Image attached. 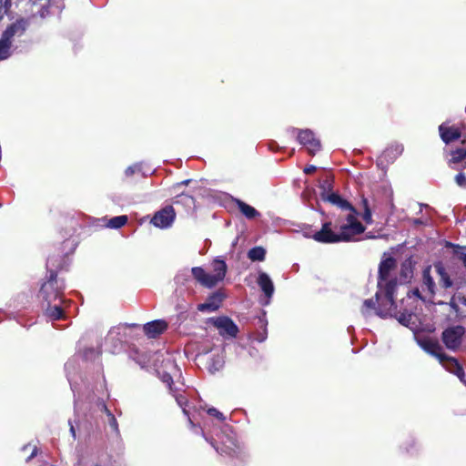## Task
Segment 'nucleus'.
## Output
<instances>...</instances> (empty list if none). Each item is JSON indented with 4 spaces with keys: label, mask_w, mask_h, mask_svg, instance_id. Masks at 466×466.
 Segmentation results:
<instances>
[{
    "label": "nucleus",
    "mask_w": 466,
    "mask_h": 466,
    "mask_svg": "<svg viewBox=\"0 0 466 466\" xmlns=\"http://www.w3.org/2000/svg\"><path fill=\"white\" fill-rule=\"evenodd\" d=\"M174 203L175 204L182 203L184 205L190 206V205L194 204V198L190 195L180 194V195L176 197V198L174 200Z\"/></svg>",
    "instance_id": "473e14b6"
},
{
    "label": "nucleus",
    "mask_w": 466,
    "mask_h": 466,
    "mask_svg": "<svg viewBox=\"0 0 466 466\" xmlns=\"http://www.w3.org/2000/svg\"><path fill=\"white\" fill-rule=\"evenodd\" d=\"M102 410L106 412V414L108 418V424H109L110 428L114 431L118 432V424H117L116 419L114 416V414L107 409V407L105 403H102Z\"/></svg>",
    "instance_id": "2f4dec72"
},
{
    "label": "nucleus",
    "mask_w": 466,
    "mask_h": 466,
    "mask_svg": "<svg viewBox=\"0 0 466 466\" xmlns=\"http://www.w3.org/2000/svg\"><path fill=\"white\" fill-rule=\"evenodd\" d=\"M68 424L70 426V433L72 434L73 438L76 439V431L71 420H68Z\"/></svg>",
    "instance_id": "de8ad7c7"
},
{
    "label": "nucleus",
    "mask_w": 466,
    "mask_h": 466,
    "mask_svg": "<svg viewBox=\"0 0 466 466\" xmlns=\"http://www.w3.org/2000/svg\"><path fill=\"white\" fill-rule=\"evenodd\" d=\"M29 22L27 19L20 18L11 23L3 31L1 36L6 40L14 48H16L15 43L22 37L27 30Z\"/></svg>",
    "instance_id": "423d86ee"
},
{
    "label": "nucleus",
    "mask_w": 466,
    "mask_h": 466,
    "mask_svg": "<svg viewBox=\"0 0 466 466\" xmlns=\"http://www.w3.org/2000/svg\"><path fill=\"white\" fill-rule=\"evenodd\" d=\"M315 170H316V167L315 166H309V167H305L304 172L306 174H310V173H312Z\"/></svg>",
    "instance_id": "a18cd8bd"
},
{
    "label": "nucleus",
    "mask_w": 466,
    "mask_h": 466,
    "mask_svg": "<svg viewBox=\"0 0 466 466\" xmlns=\"http://www.w3.org/2000/svg\"><path fill=\"white\" fill-rule=\"evenodd\" d=\"M464 332V328L460 325L445 329L442 332L443 343L450 350L457 349L461 345Z\"/></svg>",
    "instance_id": "1a4fd4ad"
},
{
    "label": "nucleus",
    "mask_w": 466,
    "mask_h": 466,
    "mask_svg": "<svg viewBox=\"0 0 466 466\" xmlns=\"http://www.w3.org/2000/svg\"><path fill=\"white\" fill-rule=\"evenodd\" d=\"M29 449H31L32 451H31L30 455L27 457L26 461H31L37 454V448H36V446L31 445V444L25 445L22 448V451H25L26 450H29Z\"/></svg>",
    "instance_id": "58836bf2"
},
{
    "label": "nucleus",
    "mask_w": 466,
    "mask_h": 466,
    "mask_svg": "<svg viewBox=\"0 0 466 466\" xmlns=\"http://www.w3.org/2000/svg\"><path fill=\"white\" fill-rule=\"evenodd\" d=\"M446 248H451L453 249V254L462 261L463 266L466 268V247L460 246L458 244H454L451 242H446Z\"/></svg>",
    "instance_id": "393cba45"
},
{
    "label": "nucleus",
    "mask_w": 466,
    "mask_h": 466,
    "mask_svg": "<svg viewBox=\"0 0 466 466\" xmlns=\"http://www.w3.org/2000/svg\"><path fill=\"white\" fill-rule=\"evenodd\" d=\"M65 370H66V377H67L68 382H69V384L71 386V389L75 392L76 385H75V382H74V380H73V377H72V372L76 370V361L74 360H69L65 364Z\"/></svg>",
    "instance_id": "cd10ccee"
},
{
    "label": "nucleus",
    "mask_w": 466,
    "mask_h": 466,
    "mask_svg": "<svg viewBox=\"0 0 466 466\" xmlns=\"http://www.w3.org/2000/svg\"><path fill=\"white\" fill-rule=\"evenodd\" d=\"M11 5V0H0V21Z\"/></svg>",
    "instance_id": "c9c22d12"
},
{
    "label": "nucleus",
    "mask_w": 466,
    "mask_h": 466,
    "mask_svg": "<svg viewBox=\"0 0 466 466\" xmlns=\"http://www.w3.org/2000/svg\"><path fill=\"white\" fill-rule=\"evenodd\" d=\"M64 289V281L58 279L56 274L51 271L49 279L42 285L40 289V296L46 302L45 316L49 320H59L60 319L68 318L61 305Z\"/></svg>",
    "instance_id": "7ed1b4c3"
},
{
    "label": "nucleus",
    "mask_w": 466,
    "mask_h": 466,
    "mask_svg": "<svg viewBox=\"0 0 466 466\" xmlns=\"http://www.w3.org/2000/svg\"><path fill=\"white\" fill-rule=\"evenodd\" d=\"M176 218V212L172 206H167L156 212L151 218V224L158 228H168L172 226Z\"/></svg>",
    "instance_id": "6e6552de"
},
{
    "label": "nucleus",
    "mask_w": 466,
    "mask_h": 466,
    "mask_svg": "<svg viewBox=\"0 0 466 466\" xmlns=\"http://www.w3.org/2000/svg\"><path fill=\"white\" fill-rule=\"evenodd\" d=\"M320 188H321L320 197H321L322 200H323V195H325V194H335L334 192H330L329 191L330 183H329V179H325V180H323L321 182Z\"/></svg>",
    "instance_id": "e433bc0d"
},
{
    "label": "nucleus",
    "mask_w": 466,
    "mask_h": 466,
    "mask_svg": "<svg viewBox=\"0 0 466 466\" xmlns=\"http://www.w3.org/2000/svg\"><path fill=\"white\" fill-rule=\"evenodd\" d=\"M291 131L292 133H298L297 139L299 143L302 145L309 154L315 155L320 150V141L310 129L297 130L293 128Z\"/></svg>",
    "instance_id": "0eeeda50"
},
{
    "label": "nucleus",
    "mask_w": 466,
    "mask_h": 466,
    "mask_svg": "<svg viewBox=\"0 0 466 466\" xmlns=\"http://www.w3.org/2000/svg\"><path fill=\"white\" fill-rule=\"evenodd\" d=\"M396 289H397V280L396 279H391L389 282H387V284L385 286V298L390 302L393 301Z\"/></svg>",
    "instance_id": "7c9ffc66"
},
{
    "label": "nucleus",
    "mask_w": 466,
    "mask_h": 466,
    "mask_svg": "<svg viewBox=\"0 0 466 466\" xmlns=\"http://www.w3.org/2000/svg\"><path fill=\"white\" fill-rule=\"evenodd\" d=\"M210 329L218 331V333L225 339H233L238 333V328L235 322H208Z\"/></svg>",
    "instance_id": "9d476101"
},
{
    "label": "nucleus",
    "mask_w": 466,
    "mask_h": 466,
    "mask_svg": "<svg viewBox=\"0 0 466 466\" xmlns=\"http://www.w3.org/2000/svg\"><path fill=\"white\" fill-rule=\"evenodd\" d=\"M176 401L178 404L179 407H181L183 413L188 418V422L190 427L194 430L195 433H200L205 437L204 431L200 429L198 431V426L193 422L192 419L189 417L188 410H187V401L185 396L182 394H178L175 396Z\"/></svg>",
    "instance_id": "6ab92c4d"
},
{
    "label": "nucleus",
    "mask_w": 466,
    "mask_h": 466,
    "mask_svg": "<svg viewBox=\"0 0 466 466\" xmlns=\"http://www.w3.org/2000/svg\"><path fill=\"white\" fill-rule=\"evenodd\" d=\"M210 444L220 454H226V455H228L230 457H234V456H237L238 453V448L236 446V444L233 441H231L232 447L231 446L230 447L227 446L225 448H218V447H217L213 441H210Z\"/></svg>",
    "instance_id": "c85d7f7f"
},
{
    "label": "nucleus",
    "mask_w": 466,
    "mask_h": 466,
    "mask_svg": "<svg viewBox=\"0 0 466 466\" xmlns=\"http://www.w3.org/2000/svg\"><path fill=\"white\" fill-rule=\"evenodd\" d=\"M420 212L422 211L423 208H429V206L427 204H420Z\"/></svg>",
    "instance_id": "3c124183"
},
{
    "label": "nucleus",
    "mask_w": 466,
    "mask_h": 466,
    "mask_svg": "<svg viewBox=\"0 0 466 466\" xmlns=\"http://www.w3.org/2000/svg\"><path fill=\"white\" fill-rule=\"evenodd\" d=\"M323 200L338 208V212L326 216L319 230L312 233L311 229L306 231L304 236L313 238L319 243H338L350 241L354 237L364 232V226L358 219V211L346 199L339 194H325Z\"/></svg>",
    "instance_id": "f257e3e1"
},
{
    "label": "nucleus",
    "mask_w": 466,
    "mask_h": 466,
    "mask_svg": "<svg viewBox=\"0 0 466 466\" xmlns=\"http://www.w3.org/2000/svg\"><path fill=\"white\" fill-rule=\"evenodd\" d=\"M190 180H184L181 184L183 185H187L189 183Z\"/></svg>",
    "instance_id": "603ef678"
},
{
    "label": "nucleus",
    "mask_w": 466,
    "mask_h": 466,
    "mask_svg": "<svg viewBox=\"0 0 466 466\" xmlns=\"http://www.w3.org/2000/svg\"><path fill=\"white\" fill-rule=\"evenodd\" d=\"M455 182L460 187H465L466 186V176L460 172L455 176Z\"/></svg>",
    "instance_id": "ea45409f"
},
{
    "label": "nucleus",
    "mask_w": 466,
    "mask_h": 466,
    "mask_svg": "<svg viewBox=\"0 0 466 466\" xmlns=\"http://www.w3.org/2000/svg\"><path fill=\"white\" fill-rule=\"evenodd\" d=\"M161 380L164 383H166L169 389L171 390V384L173 383V379L170 374L164 373L161 377Z\"/></svg>",
    "instance_id": "79ce46f5"
},
{
    "label": "nucleus",
    "mask_w": 466,
    "mask_h": 466,
    "mask_svg": "<svg viewBox=\"0 0 466 466\" xmlns=\"http://www.w3.org/2000/svg\"><path fill=\"white\" fill-rule=\"evenodd\" d=\"M409 328L417 344L428 354L436 357L440 363L450 372L455 374L466 385V376L458 361L441 352L437 337L434 335V322H401Z\"/></svg>",
    "instance_id": "f03ea898"
},
{
    "label": "nucleus",
    "mask_w": 466,
    "mask_h": 466,
    "mask_svg": "<svg viewBox=\"0 0 466 466\" xmlns=\"http://www.w3.org/2000/svg\"><path fill=\"white\" fill-rule=\"evenodd\" d=\"M167 328V322H146L143 330L148 338L155 339L163 333Z\"/></svg>",
    "instance_id": "dca6fc26"
},
{
    "label": "nucleus",
    "mask_w": 466,
    "mask_h": 466,
    "mask_svg": "<svg viewBox=\"0 0 466 466\" xmlns=\"http://www.w3.org/2000/svg\"><path fill=\"white\" fill-rule=\"evenodd\" d=\"M266 257V250L262 247H254L248 252V258L251 261H263Z\"/></svg>",
    "instance_id": "bb28decb"
},
{
    "label": "nucleus",
    "mask_w": 466,
    "mask_h": 466,
    "mask_svg": "<svg viewBox=\"0 0 466 466\" xmlns=\"http://www.w3.org/2000/svg\"><path fill=\"white\" fill-rule=\"evenodd\" d=\"M233 202L237 205L241 214L248 219H253L260 216V213L255 208L246 202L238 198H234Z\"/></svg>",
    "instance_id": "a211bd4d"
},
{
    "label": "nucleus",
    "mask_w": 466,
    "mask_h": 466,
    "mask_svg": "<svg viewBox=\"0 0 466 466\" xmlns=\"http://www.w3.org/2000/svg\"><path fill=\"white\" fill-rule=\"evenodd\" d=\"M267 323L260 325L255 332L248 333V339L251 341L264 342L268 338Z\"/></svg>",
    "instance_id": "5701e85b"
},
{
    "label": "nucleus",
    "mask_w": 466,
    "mask_h": 466,
    "mask_svg": "<svg viewBox=\"0 0 466 466\" xmlns=\"http://www.w3.org/2000/svg\"><path fill=\"white\" fill-rule=\"evenodd\" d=\"M439 132H440L441 140L445 144H450L452 141L459 139L461 136V133L459 127H454V126L447 127L445 123H442L439 127Z\"/></svg>",
    "instance_id": "2eb2a0df"
},
{
    "label": "nucleus",
    "mask_w": 466,
    "mask_h": 466,
    "mask_svg": "<svg viewBox=\"0 0 466 466\" xmlns=\"http://www.w3.org/2000/svg\"><path fill=\"white\" fill-rule=\"evenodd\" d=\"M362 206H363V209H364L362 218L367 224H370L372 221V218H371L372 216H371V211H370V208L369 206V201L367 198L362 199Z\"/></svg>",
    "instance_id": "72a5a7b5"
},
{
    "label": "nucleus",
    "mask_w": 466,
    "mask_h": 466,
    "mask_svg": "<svg viewBox=\"0 0 466 466\" xmlns=\"http://www.w3.org/2000/svg\"><path fill=\"white\" fill-rule=\"evenodd\" d=\"M207 320H223V321H226V320H231L228 317H226V316H223V317H219V318H208Z\"/></svg>",
    "instance_id": "49530a36"
},
{
    "label": "nucleus",
    "mask_w": 466,
    "mask_h": 466,
    "mask_svg": "<svg viewBox=\"0 0 466 466\" xmlns=\"http://www.w3.org/2000/svg\"><path fill=\"white\" fill-rule=\"evenodd\" d=\"M438 275L440 276V283L444 289H448L451 287L452 281L451 280V278L449 274L446 272V269L442 266V264L438 263L434 266Z\"/></svg>",
    "instance_id": "b1692460"
},
{
    "label": "nucleus",
    "mask_w": 466,
    "mask_h": 466,
    "mask_svg": "<svg viewBox=\"0 0 466 466\" xmlns=\"http://www.w3.org/2000/svg\"><path fill=\"white\" fill-rule=\"evenodd\" d=\"M139 170V166L138 165H132V166H129L128 167H127V169L125 170V174L126 176L129 177V176H132L133 174H135L137 171Z\"/></svg>",
    "instance_id": "a19ab883"
},
{
    "label": "nucleus",
    "mask_w": 466,
    "mask_h": 466,
    "mask_svg": "<svg viewBox=\"0 0 466 466\" xmlns=\"http://www.w3.org/2000/svg\"><path fill=\"white\" fill-rule=\"evenodd\" d=\"M129 358L142 369L154 368L157 370L160 367V359H162V362L165 361L161 351L148 352L137 348H132L129 350Z\"/></svg>",
    "instance_id": "39448f33"
},
{
    "label": "nucleus",
    "mask_w": 466,
    "mask_h": 466,
    "mask_svg": "<svg viewBox=\"0 0 466 466\" xmlns=\"http://www.w3.org/2000/svg\"><path fill=\"white\" fill-rule=\"evenodd\" d=\"M228 266L224 259L215 258L211 262V273H207L201 267H194L191 272L195 279L206 288H213L221 282L226 276Z\"/></svg>",
    "instance_id": "20e7f679"
},
{
    "label": "nucleus",
    "mask_w": 466,
    "mask_h": 466,
    "mask_svg": "<svg viewBox=\"0 0 466 466\" xmlns=\"http://www.w3.org/2000/svg\"><path fill=\"white\" fill-rule=\"evenodd\" d=\"M129 326H130V327H135V326H137V325H136V323H132V324H130Z\"/></svg>",
    "instance_id": "5fc2aeb1"
},
{
    "label": "nucleus",
    "mask_w": 466,
    "mask_h": 466,
    "mask_svg": "<svg viewBox=\"0 0 466 466\" xmlns=\"http://www.w3.org/2000/svg\"><path fill=\"white\" fill-rule=\"evenodd\" d=\"M257 284L260 288L261 291L263 292L265 298L268 299V302L272 298L275 287L274 283L269 277V275L263 271H258V278H257Z\"/></svg>",
    "instance_id": "ddd939ff"
},
{
    "label": "nucleus",
    "mask_w": 466,
    "mask_h": 466,
    "mask_svg": "<svg viewBox=\"0 0 466 466\" xmlns=\"http://www.w3.org/2000/svg\"><path fill=\"white\" fill-rule=\"evenodd\" d=\"M128 218L127 216L122 215V216H116L108 220L107 227L110 228H120L123 226H125L127 222Z\"/></svg>",
    "instance_id": "c756f323"
},
{
    "label": "nucleus",
    "mask_w": 466,
    "mask_h": 466,
    "mask_svg": "<svg viewBox=\"0 0 466 466\" xmlns=\"http://www.w3.org/2000/svg\"><path fill=\"white\" fill-rule=\"evenodd\" d=\"M381 197L387 199L386 205L389 206L390 209H393V191L389 181L385 179H380V198Z\"/></svg>",
    "instance_id": "aec40b11"
},
{
    "label": "nucleus",
    "mask_w": 466,
    "mask_h": 466,
    "mask_svg": "<svg viewBox=\"0 0 466 466\" xmlns=\"http://www.w3.org/2000/svg\"><path fill=\"white\" fill-rule=\"evenodd\" d=\"M422 287L426 289L428 293L432 296L435 293V282L431 276V268H427L422 272Z\"/></svg>",
    "instance_id": "412c9836"
},
{
    "label": "nucleus",
    "mask_w": 466,
    "mask_h": 466,
    "mask_svg": "<svg viewBox=\"0 0 466 466\" xmlns=\"http://www.w3.org/2000/svg\"><path fill=\"white\" fill-rule=\"evenodd\" d=\"M225 296L221 291L212 293L204 303L198 305V310L211 313L216 311L221 305Z\"/></svg>",
    "instance_id": "9b49d317"
},
{
    "label": "nucleus",
    "mask_w": 466,
    "mask_h": 466,
    "mask_svg": "<svg viewBox=\"0 0 466 466\" xmlns=\"http://www.w3.org/2000/svg\"><path fill=\"white\" fill-rule=\"evenodd\" d=\"M465 304H466V299H465Z\"/></svg>",
    "instance_id": "6e6d98bb"
},
{
    "label": "nucleus",
    "mask_w": 466,
    "mask_h": 466,
    "mask_svg": "<svg viewBox=\"0 0 466 466\" xmlns=\"http://www.w3.org/2000/svg\"><path fill=\"white\" fill-rule=\"evenodd\" d=\"M100 352L97 350L95 349H87L84 352V357L86 360H95L96 357H98Z\"/></svg>",
    "instance_id": "4c0bfd02"
},
{
    "label": "nucleus",
    "mask_w": 466,
    "mask_h": 466,
    "mask_svg": "<svg viewBox=\"0 0 466 466\" xmlns=\"http://www.w3.org/2000/svg\"><path fill=\"white\" fill-rule=\"evenodd\" d=\"M379 301V290H377L374 294V297L370 299H366L363 303L362 312L365 317H369V314L371 311H374L376 315H379L378 309L376 307V303Z\"/></svg>",
    "instance_id": "4be33fe9"
},
{
    "label": "nucleus",
    "mask_w": 466,
    "mask_h": 466,
    "mask_svg": "<svg viewBox=\"0 0 466 466\" xmlns=\"http://www.w3.org/2000/svg\"><path fill=\"white\" fill-rule=\"evenodd\" d=\"M411 294H412V296H414V297H417V298H419V299H422V297H421V295H420V289H419L418 288H416V289H412V290H411Z\"/></svg>",
    "instance_id": "c03bdc74"
},
{
    "label": "nucleus",
    "mask_w": 466,
    "mask_h": 466,
    "mask_svg": "<svg viewBox=\"0 0 466 466\" xmlns=\"http://www.w3.org/2000/svg\"><path fill=\"white\" fill-rule=\"evenodd\" d=\"M393 263V260H388V261H384V262H380V281L383 279V268H388L390 267V264H392Z\"/></svg>",
    "instance_id": "37998d69"
},
{
    "label": "nucleus",
    "mask_w": 466,
    "mask_h": 466,
    "mask_svg": "<svg viewBox=\"0 0 466 466\" xmlns=\"http://www.w3.org/2000/svg\"><path fill=\"white\" fill-rule=\"evenodd\" d=\"M179 308L185 311H187L189 308V305L187 303H185L183 305H179Z\"/></svg>",
    "instance_id": "09e8293b"
},
{
    "label": "nucleus",
    "mask_w": 466,
    "mask_h": 466,
    "mask_svg": "<svg viewBox=\"0 0 466 466\" xmlns=\"http://www.w3.org/2000/svg\"><path fill=\"white\" fill-rule=\"evenodd\" d=\"M403 149L402 144L392 142L385 147L380 157H383L387 165L392 164L402 154Z\"/></svg>",
    "instance_id": "4468645a"
},
{
    "label": "nucleus",
    "mask_w": 466,
    "mask_h": 466,
    "mask_svg": "<svg viewBox=\"0 0 466 466\" xmlns=\"http://www.w3.org/2000/svg\"><path fill=\"white\" fill-rule=\"evenodd\" d=\"M15 48L5 40L2 36L0 37V61L9 58Z\"/></svg>",
    "instance_id": "a878e982"
},
{
    "label": "nucleus",
    "mask_w": 466,
    "mask_h": 466,
    "mask_svg": "<svg viewBox=\"0 0 466 466\" xmlns=\"http://www.w3.org/2000/svg\"><path fill=\"white\" fill-rule=\"evenodd\" d=\"M380 319H384V318H386V317L380 313Z\"/></svg>",
    "instance_id": "864d4df0"
},
{
    "label": "nucleus",
    "mask_w": 466,
    "mask_h": 466,
    "mask_svg": "<svg viewBox=\"0 0 466 466\" xmlns=\"http://www.w3.org/2000/svg\"><path fill=\"white\" fill-rule=\"evenodd\" d=\"M225 363V356L223 351L220 350H216L208 362V370L211 373H215L216 371L220 370Z\"/></svg>",
    "instance_id": "f3484780"
},
{
    "label": "nucleus",
    "mask_w": 466,
    "mask_h": 466,
    "mask_svg": "<svg viewBox=\"0 0 466 466\" xmlns=\"http://www.w3.org/2000/svg\"><path fill=\"white\" fill-rule=\"evenodd\" d=\"M414 224L421 225V224H423V221L420 218H416V219H414Z\"/></svg>",
    "instance_id": "8fccbe9b"
},
{
    "label": "nucleus",
    "mask_w": 466,
    "mask_h": 466,
    "mask_svg": "<svg viewBox=\"0 0 466 466\" xmlns=\"http://www.w3.org/2000/svg\"><path fill=\"white\" fill-rule=\"evenodd\" d=\"M207 413L211 416V417H214L216 420H218V421H225L227 420V417L222 413L220 412L218 410H217L216 408H208L207 410Z\"/></svg>",
    "instance_id": "f704fd0d"
},
{
    "label": "nucleus",
    "mask_w": 466,
    "mask_h": 466,
    "mask_svg": "<svg viewBox=\"0 0 466 466\" xmlns=\"http://www.w3.org/2000/svg\"><path fill=\"white\" fill-rule=\"evenodd\" d=\"M461 144V147L451 152V157L449 160L450 166L456 170L466 168V138Z\"/></svg>",
    "instance_id": "f8f14e48"
}]
</instances>
